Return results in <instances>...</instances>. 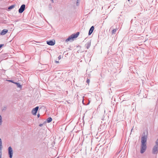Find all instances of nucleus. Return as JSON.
<instances>
[{"label":"nucleus","mask_w":158,"mask_h":158,"mask_svg":"<svg viewBox=\"0 0 158 158\" xmlns=\"http://www.w3.org/2000/svg\"><path fill=\"white\" fill-rule=\"evenodd\" d=\"M52 3L53 2V0H50Z\"/></svg>","instance_id":"nucleus-24"},{"label":"nucleus","mask_w":158,"mask_h":158,"mask_svg":"<svg viewBox=\"0 0 158 158\" xmlns=\"http://www.w3.org/2000/svg\"><path fill=\"white\" fill-rule=\"evenodd\" d=\"M2 152L1 150H0V158H1L2 157Z\"/></svg>","instance_id":"nucleus-19"},{"label":"nucleus","mask_w":158,"mask_h":158,"mask_svg":"<svg viewBox=\"0 0 158 158\" xmlns=\"http://www.w3.org/2000/svg\"><path fill=\"white\" fill-rule=\"evenodd\" d=\"M56 63H59V61H56Z\"/></svg>","instance_id":"nucleus-26"},{"label":"nucleus","mask_w":158,"mask_h":158,"mask_svg":"<svg viewBox=\"0 0 158 158\" xmlns=\"http://www.w3.org/2000/svg\"><path fill=\"white\" fill-rule=\"evenodd\" d=\"M147 148L146 144H141L140 152L142 154L145 151Z\"/></svg>","instance_id":"nucleus-4"},{"label":"nucleus","mask_w":158,"mask_h":158,"mask_svg":"<svg viewBox=\"0 0 158 158\" xmlns=\"http://www.w3.org/2000/svg\"><path fill=\"white\" fill-rule=\"evenodd\" d=\"M10 82H13L15 84L17 85V86L20 89L22 88V85L19 83L17 82H14L12 80H6Z\"/></svg>","instance_id":"nucleus-7"},{"label":"nucleus","mask_w":158,"mask_h":158,"mask_svg":"<svg viewBox=\"0 0 158 158\" xmlns=\"http://www.w3.org/2000/svg\"><path fill=\"white\" fill-rule=\"evenodd\" d=\"M116 29H114L112 31V32H111L112 34L113 35V34H114L115 32H116Z\"/></svg>","instance_id":"nucleus-16"},{"label":"nucleus","mask_w":158,"mask_h":158,"mask_svg":"<svg viewBox=\"0 0 158 158\" xmlns=\"http://www.w3.org/2000/svg\"><path fill=\"white\" fill-rule=\"evenodd\" d=\"M8 31V30L6 29H3L0 33V35H5Z\"/></svg>","instance_id":"nucleus-12"},{"label":"nucleus","mask_w":158,"mask_h":158,"mask_svg":"<svg viewBox=\"0 0 158 158\" xmlns=\"http://www.w3.org/2000/svg\"><path fill=\"white\" fill-rule=\"evenodd\" d=\"M48 8L49 10H51L52 9V6L51 4L49 5Z\"/></svg>","instance_id":"nucleus-18"},{"label":"nucleus","mask_w":158,"mask_h":158,"mask_svg":"<svg viewBox=\"0 0 158 158\" xmlns=\"http://www.w3.org/2000/svg\"><path fill=\"white\" fill-rule=\"evenodd\" d=\"M79 32H77L76 34H73L65 40L66 42H68L69 41H72L74 40V39L77 38L79 35Z\"/></svg>","instance_id":"nucleus-1"},{"label":"nucleus","mask_w":158,"mask_h":158,"mask_svg":"<svg viewBox=\"0 0 158 158\" xmlns=\"http://www.w3.org/2000/svg\"><path fill=\"white\" fill-rule=\"evenodd\" d=\"M2 123V118L1 115H0V126L1 125Z\"/></svg>","instance_id":"nucleus-17"},{"label":"nucleus","mask_w":158,"mask_h":158,"mask_svg":"<svg viewBox=\"0 0 158 158\" xmlns=\"http://www.w3.org/2000/svg\"><path fill=\"white\" fill-rule=\"evenodd\" d=\"M4 45L3 44H0V48H1Z\"/></svg>","instance_id":"nucleus-21"},{"label":"nucleus","mask_w":158,"mask_h":158,"mask_svg":"<svg viewBox=\"0 0 158 158\" xmlns=\"http://www.w3.org/2000/svg\"><path fill=\"white\" fill-rule=\"evenodd\" d=\"M61 56H59L58 57V58L59 60L60 59H61Z\"/></svg>","instance_id":"nucleus-22"},{"label":"nucleus","mask_w":158,"mask_h":158,"mask_svg":"<svg viewBox=\"0 0 158 158\" xmlns=\"http://www.w3.org/2000/svg\"><path fill=\"white\" fill-rule=\"evenodd\" d=\"M94 30V26H92L89 30L88 35H90L93 32Z\"/></svg>","instance_id":"nucleus-10"},{"label":"nucleus","mask_w":158,"mask_h":158,"mask_svg":"<svg viewBox=\"0 0 158 158\" xmlns=\"http://www.w3.org/2000/svg\"><path fill=\"white\" fill-rule=\"evenodd\" d=\"M91 45V41H88L85 44V46L87 49H89Z\"/></svg>","instance_id":"nucleus-11"},{"label":"nucleus","mask_w":158,"mask_h":158,"mask_svg":"<svg viewBox=\"0 0 158 158\" xmlns=\"http://www.w3.org/2000/svg\"><path fill=\"white\" fill-rule=\"evenodd\" d=\"M15 6V5H12L11 6H9L8 8V9L9 10H11Z\"/></svg>","instance_id":"nucleus-14"},{"label":"nucleus","mask_w":158,"mask_h":158,"mask_svg":"<svg viewBox=\"0 0 158 158\" xmlns=\"http://www.w3.org/2000/svg\"><path fill=\"white\" fill-rule=\"evenodd\" d=\"M47 44L48 45L53 46L55 44V41L54 40L47 41Z\"/></svg>","instance_id":"nucleus-8"},{"label":"nucleus","mask_w":158,"mask_h":158,"mask_svg":"<svg viewBox=\"0 0 158 158\" xmlns=\"http://www.w3.org/2000/svg\"><path fill=\"white\" fill-rule=\"evenodd\" d=\"M2 148V142L1 139L0 138V150H1Z\"/></svg>","instance_id":"nucleus-15"},{"label":"nucleus","mask_w":158,"mask_h":158,"mask_svg":"<svg viewBox=\"0 0 158 158\" xmlns=\"http://www.w3.org/2000/svg\"><path fill=\"white\" fill-rule=\"evenodd\" d=\"M8 153L10 158H12L13 154V151L11 147H9L8 148Z\"/></svg>","instance_id":"nucleus-5"},{"label":"nucleus","mask_w":158,"mask_h":158,"mask_svg":"<svg viewBox=\"0 0 158 158\" xmlns=\"http://www.w3.org/2000/svg\"><path fill=\"white\" fill-rule=\"evenodd\" d=\"M144 135H143L141 137V144H146V142L147 139V135H145V133H143Z\"/></svg>","instance_id":"nucleus-2"},{"label":"nucleus","mask_w":158,"mask_h":158,"mask_svg":"<svg viewBox=\"0 0 158 158\" xmlns=\"http://www.w3.org/2000/svg\"><path fill=\"white\" fill-rule=\"evenodd\" d=\"M25 4H23L21 6L19 10V13H22L23 12L25 9Z\"/></svg>","instance_id":"nucleus-6"},{"label":"nucleus","mask_w":158,"mask_h":158,"mask_svg":"<svg viewBox=\"0 0 158 158\" xmlns=\"http://www.w3.org/2000/svg\"><path fill=\"white\" fill-rule=\"evenodd\" d=\"M130 0H128V1H129Z\"/></svg>","instance_id":"nucleus-27"},{"label":"nucleus","mask_w":158,"mask_h":158,"mask_svg":"<svg viewBox=\"0 0 158 158\" xmlns=\"http://www.w3.org/2000/svg\"><path fill=\"white\" fill-rule=\"evenodd\" d=\"M42 125V124H40L39 125L40 126H41Z\"/></svg>","instance_id":"nucleus-25"},{"label":"nucleus","mask_w":158,"mask_h":158,"mask_svg":"<svg viewBox=\"0 0 158 158\" xmlns=\"http://www.w3.org/2000/svg\"><path fill=\"white\" fill-rule=\"evenodd\" d=\"M86 82L88 84H89L90 82V80H87Z\"/></svg>","instance_id":"nucleus-20"},{"label":"nucleus","mask_w":158,"mask_h":158,"mask_svg":"<svg viewBox=\"0 0 158 158\" xmlns=\"http://www.w3.org/2000/svg\"><path fill=\"white\" fill-rule=\"evenodd\" d=\"M40 114H37V117H40Z\"/></svg>","instance_id":"nucleus-23"},{"label":"nucleus","mask_w":158,"mask_h":158,"mask_svg":"<svg viewBox=\"0 0 158 158\" xmlns=\"http://www.w3.org/2000/svg\"><path fill=\"white\" fill-rule=\"evenodd\" d=\"M52 120V119L51 117L48 118L46 120L47 122L48 123L51 122Z\"/></svg>","instance_id":"nucleus-13"},{"label":"nucleus","mask_w":158,"mask_h":158,"mask_svg":"<svg viewBox=\"0 0 158 158\" xmlns=\"http://www.w3.org/2000/svg\"><path fill=\"white\" fill-rule=\"evenodd\" d=\"M39 106H37L34 108L32 110V113L33 115H35L38 110Z\"/></svg>","instance_id":"nucleus-9"},{"label":"nucleus","mask_w":158,"mask_h":158,"mask_svg":"<svg viewBox=\"0 0 158 158\" xmlns=\"http://www.w3.org/2000/svg\"><path fill=\"white\" fill-rule=\"evenodd\" d=\"M153 154L156 155L158 153V146L155 145L152 148V151Z\"/></svg>","instance_id":"nucleus-3"}]
</instances>
